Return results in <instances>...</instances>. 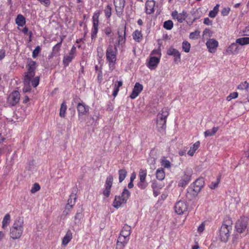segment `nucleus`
I'll return each instance as SVG.
<instances>
[{
	"label": "nucleus",
	"mask_w": 249,
	"mask_h": 249,
	"mask_svg": "<svg viewBox=\"0 0 249 249\" xmlns=\"http://www.w3.org/2000/svg\"><path fill=\"white\" fill-rule=\"evenodd\" d=\"M200 36V32L198 31H195L194 32L191 33L189 37L191 39H197Z\"/></svg>",
	"instance_id": "48"
},
{
	"label": "nucleus",
	"mask_w": 249,
	"mask_h": 249,
	"mask_svg": "<svg viewBox=\"0 0 249 249\" xmlns=\"http://www.w3.org/2000/svg\"><path fill=\"white\" fill-rule=\"evenodd\" d=\"M155 2L153 0H148L145 3V12L147 14H151L154 11Z\"/></svg>",
	"instance_id": "17"
},
{
	"label": "nucleus",
	"mask_w": 249,
	"mask_h": 249,
	"mask_svg": "<svg viewBox=\"0 0 249 249\" xmlns=\"http://www.w3.org/2000/svg\"><path fill=\"white\" fill-rule=\"evenodd\" d=\"M249 219L247 217H241L236 223L235 228L239 233H244L247 231V226Z\"/></svg>",
	"instance_id": "5"
},
{
	"label": "nucleus",
	"mask_w": 249,
	"mask_h": 249,
	"mask_svg": "<svg viewBox=\"0 0 249 249\" xmlns=\"http://www.w3.org/2000/svg\"><path fill=\"white\" fill-rule=\"evenodd\" d=\"M67 110V105L65 101H64L61 105L59 115L62 118H64L65 116L66 111Z\"/></svg>",
	"instance_id": "35"
},
{
	"label": "nucleus",
	"mask_w": 249,
	"mask_h": 249,
	"mask_svg": "<svg viewBox=\"0 0 249 249\" xmlns=\"http://www.w3.org/2000/svg\"><path fill=\"white\" fill-rule=\"evenodd\" d=\"M218 128L217 127H213L212 129L206 130L204 132V135L206 137L214 135L217 131Z\"/></svg>",
	"instance_id": "36"
},
{
	"label": "nucleus",
	"mask_w": 249,
	"mask_h": 249,
	"mask_svg": "<svg viewBox=\"0 0 249 249\" xmlns=\"http://www.w3.org/2000/svg\"><path fill=\"white\" fill-rule=\"evenodd\" d=\"M220 181V177L218 178L217 179V181L215 182H212L210 185V188L211 189H215L217 187Z\"/></svg>",
	"instance_id": "55"
},
{
	"label": "nucleus",
	"mask_w": 249,
	"mask_h": 249,
	"mask_svg": "<svg viewBox=\"0 0 249 249\" xmlns=\"http://www.w3.org/2000/svg\"><path fill=\"white\" fill-rule=\"evenodd\" d=\"M98 18H99V15L97 14H94L92 17L93 30L91 34L92 38H93L96 36V34L98 32V22H99Z\"/></svg>",
	"instance_id": "16"
},
{
	"label": "nucleus",
	"mask_w": 249,
	"mask_h": 249,
	"mask_svg": "<svg viewBox=\"0 0 249 249\" xmlns=\"http://www.w3.org/2000/svg\"><path fill=\"white\" fill-rule=\"evenodd\" d=\"M23 218L21 217H17L10 229V237L13 240L20 239L23 232Z\"/></svg>",
	"instance_id": "1"
},
{
	"label": "nucleus",
	"mask_w": 249,
	"mask_h": 249,
	"mask_svg": "<svg viewBox=\"0 0 249 249\" xmlns=\"http://www.w3.org/2000/svg\"><path fill=\"white\" fill-rule=\"evenodd\" d=\"M11 221V216L9 213L5 214L3 218L2 221V228L3 229H6L7 226L9 225Z\"/></svg>",
	"instance_id": "27"
},
{
	"label": "nucleus",
	"mask_w": 249,
	"mask_h": 249,
	"mask_svg": "<svg viewBox=\"0 0 249 249\" xmlns=\"http://www.w3.org/2000/svg\"><path fill=\"white\" fill-rule=\"evenodd\" d=\"M236 42L232 43L226 50L228 54H235L238 52V46Z\"/></svg>",
	"instance_id": "23"
},
{
	"label": "nucleus",
	"mask_w": 249,
	"mask_h": 249,
	"mask_svg": "<svg viewBox=\"0 0 249 249\" xmlns=\"http://www.w3.org/2000/svg\"><path fill=\"white\" fill-rule=\"evenodd\" d=\"M156 178L160 180H163L165 178V172L162 168L158 169L156 173Z\"/></svg>",
	"instance_id": "31"
},
{
	"label": "nucleus",
	"mask_w": 249,
	"mask_h": 249,
	"mask_svg": "<svg viewBox=\"0 0 249 249\" xmlns=\"http://www.w3.org/2000/svg\"><path fill=\"white\" fill-rule=\"evenodd\" d=\"M166 120H159L157 119V126L160 131L164 130L166 127Z\"/></svg>",
	"instance_id": "30"
},
{
	"label": "nucleus",
	"mask_w": 249,
	"mask_h": 249,
	"mask_svg": "<svg viewBox=\"0 0 249 249\" xmlns=\"http://www.w3.org/2000/svg\"><path fill=\"white\" fill-rule=\"evenodd\" d=\"M190 44L186 41H184L182 43V49L185 53L189 52L190 50Z\"/></svg>",
	"instance_id": "46"
},
{
	"label": "nucleus",
	"mask_w": 249,
	"mask_h": 249,
	"mask_svg": "<svg viewBox=\"0 0 249 249\" xmlns=\"http://www.w3.org/2000/svg\"><path fill=\"white\" fill-rule=\"evenodd\" d=\"M4 57H5L4 50L0 49V60L2 59Z\"/></svg>",
	"instance_id": "63"
},
{
	"label": "nucleus",
	"mask_w": 249,
	"mask_h": 249,
	"mask_svg": "<svg viewBox=\"0 0 249 249\" xmlns=\"http://www.w3.org/2000/svg\"><path fill=\"white\" fill-rule=\"evenodd\" d=\"M167 54L169 55H173L175 57L174 61L178 62L180 61V53L178 50L176 49L170 48L167 51Z\"/></svg>",
	"instance_id": "15"
},
{
	"label": "nucleus",
	"mask_w": 249,
	"mask_h": 249,
	"mask_svg": "<svg viewBox=\"0 0 249 249\" xmlns=\"http://www.w3.org/2000/svg\"><path fill=\"white\" fill-rule=\"evenodd\" d=\"M16 23L19 26H23L25 24V18L21 15H18L16 19Z\"/></svg>",
	"instance_id": "29"
},
{
	"label": "nucleus",
	"mask_w": 249,
	"mask_h": 249,
	"mask_svg": "<svg viewBox=\"0 0 249 249\" xmlns=\"http://www.w3.org/2000/svg\"><path fill=\"white\" fill-rule=\"evenodd\" d=\"M105 14L107 18H109L111 14V7L109 5H107L104 10Z\"/></svg>",
	"instance_id": "49"
},
{
	"label": "nucleus",
	"mask_w": 249,
	"mask_h": 249,
	"mask_svg": "<svg viewBox=\"0 0 249 249\" xmlns=\"http://www.w3.org/2000/svg\"><path fill=\"white\" fill-rule=\"evenodd\" d=\"M40 51V48L39 46H37L33 51L32 56L33 58H35L38 55V53Z\"/></svg>",
	"instance_id": "53"
},
{
	"label": "nucleus",
	"mask_w": 249,
	"mask_h": 249,
	"mask_svg": "<svg viewBox=\"0 0 249 249\" xmlns=\"http://www.w3.org/2000/svg\"><path fill=\"white\" fill-rule=\"evenodd\" d=\"M127 237H124L123 236L120 235L118 238L117 242V247L116 249H123L124 247L127 244Z\"/></svg>",
	"instance_id": "18"
},
{
	"label": "nucleus",
	"mask_w": 249,
	"mask_h": 249,
	"mask_svg": "<svg viewBox=\"0 0 249 249\" xmlns=\"http://www.w3.org/2000/svg\"><path fill=\"white\" fill-rule=\"evenodd\" d=\"M31 82L32 83V85L33 87H34V88L36 87L39 84V77L36 76L32 80L31 79L30 82Z\"/></svg>",
	"instance_id": "50"
},
{
	"label": "nucleus",
	"mask_w": 249,
	"mask_h": 249,
	"mask_svg": "<svg viewBox=\"0 0 249 249\" xmlns=\"http://www.w3.org/2000/svg\"><path fill=\"white\" fill-rule=\"evenodd\" d=\"M200 146V142L197 141L192 146H191L188 151V154L190 156H193L196 150L199 148Z\"/></svg>",
	"instance_id": "26"
},
{
	"label": "nucleus",
	"mask_w": 249,
	"mask_h": 249,
	"mask_svg": "<svg viewBox=\"0 0 249 249\" xmlns=\"http://www.w3.org/2000/svg\"><path fill=\"white\" fill-rule=\"evenodd\" d=\"M151 55H159L160 57V55H161L160 50V49L154 50L151 52Z\"/></svg>",
	"instance_id": "59"
},
{
	"label": "nucleus",
	"mask_w": 249,
	"mask_h": 249,
	"mask_svg": "<svg viewBox=\"0 0 249 249\" xmlns=\"http://www.w3.org/2000/svg\"><path fill=\"white\" fill-rule=\"evenodd\" d=\"M127 172L125 169H121L119 171V182H122L126 177Z\"/></svg>",
	"instance_id": "40"
},
{
	"label": "nucleus",
	"mask_w": 249,
	"mask_h": 249,
	"mask_svg": "<svg viewBox=\"0 0 249 249\" xmlns=\"http://www.w3.org/2000/svg\"><path fill=\"white\" fill-rule=\"evenodd\" d=\"M232 230L231 222L230 220L224 221L219 230V238L223 242H227Z\"/></svg>",
	"instance_id": "2"
},
{
	"label": "nucleus",
	"mask_w": 249,
	"mask_h": 249,
	"mask_svg": "<svg viewBox=\"0 0 249 249\" xmlns=\"http://www.w3.org/2000/svg\"><path fill=\"white\" fill-rule=\"evenodd\" d=\"M160 163L162 166L164 168H169L171 167V163L169 160H167L166 158H163L161 159Z\"/></svg>",
	"instance_id": "41"
},
{
	"label": "nucleus",
	"mask_w": 249,
	"mask_h": 249,
	"mask_svg": "<svg viewBox=\"0 0 249 249\" xmlns=\"http://www.w3.org/2000/svg\"><path fill=\"white\" fill-rule=\"evenodd\" d=\"M131 228L130 226L128 225H125L123 227L120 232V235L123 236L124 237H128L131 233Z\"/></svg>",
	"instance_id": "24"
},
{
	"label": "nucleus",
	"mask_w": 249,
	"mask_h": 249,
	"mask_svg": "<svg viewBox=\"0 0 249 249\" xmlns=\"http://www.w3.org/2000/svg\"><path fill=\"white\" fill-rule=\"evenodd\" d=\"M198 10H196L194 12V13L193 14V16L194 17V18L193 19V21L192 22V23L195 21L197 19L199 18V17H200V15H196V13H198Z\"/></svg>",
	"instance_id": "61"
},
{
	"label": "nucleus",
	"mask_w": 249,
	"mask_h": 249,
	"mask_svg": "<svg viewBox=\"0 0 249 249\" xmlns=\"http://www.w3.org/2000/svg\"><path fill=\"white\" fill-rule=\"evenodd\" d=\"M40 189V187L38 183H36L34 184L31 190V192L32 193H35L37 191H39Z\"/></svg>",
	"instance_id": "52"
},
{
	"label": "nucleus",
	"mask_w": 249,
	"mask_h": 249,
	"mask_svg": "<svg viewBox=\"0 0 249 249\" xmlns=\"http://www.w3.org/2000/svg\"><path fill=\"white\" fill-rule=\"evenodd\" d=\"M36 63L35 61L30 60L27 65L28 72L25 73V76L34 77L35 76V71L36 68Z\"/></svg>",
	"instance_id": "14"
},
{
	"label": "nucleus",
	"mask_w": 249,
	"mask_h": 249,
	"mask_svg": "<svg viewBox=\"0 0 249 249\" xmlns=\"http://www.w3.org/2000/svg\"><path fill=\"white\" fill-rule=\"evenodd\" d=\"M173 22L171 20L165 21L163 23V27L168 30H171L173 27Z\"/></svg>",
	"instance_id": "44"
},
{
	"label": "nucleus",
	"mask_w": 249,
	"mask_h": 249,
	"mask_svg": "<svg viewBox=\"0 0 249 249\" xmlns=\"http://www.w3.org/2000/svg\"><path fill=\"white\" fill-rule=\"evenodd\" d=\"M243 32L245 36H249V25H247L243 30Z\"/></svg>",
	"instance_id": "60"
},
{
	"label": "nucleus",
	"mask_w": 249,
	"mask_h": 249,
	"mask_svg": "<svg viewBox=\"0 0 249 249\" xmlns=\"http://www.w3.org/2000/svg\"><path fill=\"white\" fill-rule=\"evenodd\" d=\"M130 195L129 191L126 188H124L121 196H116L115 197L113 206L116 208H118L123 204H125L130 196Z\"/></svg>",
	"instance_id": "3"
},
{
	"label": "nucleus",
	"mask_w": 249,
	"mask_h": 249,
	"mask_svg": "<svg viewBox=\"0 0 249 249\" xmlns=\"http://www.w3.org/2000/svg\"><path fill=\"white\" fill-rule=\"evenodd\" d=\"M78 120L80 121L84 120L83 116L89 111V107L84 103H79L77 106Z\"/></svg>",
	"instance_id": "6"
},
{
	"label": "nucleus",
	"mask_w": 249,
	"mask_h": 249,
	"mask_svg": "<svg viewBox=\"0 0 249 249\" xmlns=\"http://www.w3.org/2000/svg\"><path fill=\"white\" fill-rule=\"evenodd\" d=\"M206 46L210 53H213L215 52L218 45V42L216 40L212 38L209 39L206 43Z\"/></svg>",
	"instance_id": "11"
},
{
	"label": "nucleus",
	"mask_w": 249,
	"mask_h": 249,
	"mask_svg": "<svg viewBox=\"0 0 249 249\" xmlns=\"http://www.w3.org/2000/svg\"><path fill=\"white\" fill-rule=\"evenodd\" d=\"M204 184V180L203 178L197 179L191 186V189L196 193H198L201 190Z\"/></svg>",
	"instance_id": "8"
},
{
	"label": "nucleus",
	"mask_w": 249,
	"mask_h": 249,
	"mask_svg": "<svg viewBox=\"0 0 249 249\" xmlns=\"http://www.w3.org/2000/svg\"><path fill=\"white\" fill-rule=\"evenodd\" d=\"M249 84L247 83V81H245L243 83H241L237 87V89H245L247 91L249 90Z\"/></svg>",
	"instance_id": "45"
},
{
	"label": "nucleus",
	"mask_w": 249,
	"mask_h": 249,
	"mask_svg": "<svg viewBox=\"0 0 249 249\" xmlns=\"http://www.w3.org/2000/svg\"><path fill=\"white\" fill-rule=\"evenodd\" d=\"M110 189L105 187V189L103 191V195L107 197H108L110 195Z\"/></svg>",
	"instance_id": "56"
},
{
	"label": "nucleus",
	"mask_w": 249,
	"mask_h": 249,
	"mask_svg": "<svg viewBox=\"0 0 249 249\" xmlns=\"http://www.w3.org/2000/svg\"><path fill=\"white\" fill-rule=\"evenodd\" d=\"M147 172L146 170L140 169L139 173L140 178L146 179Z\"/></svg>",
	"instance_id": "51"
},
{
	"label": "nucleus",
	"mask_w": 249,
	"mask_h": 249,
	"mask_svg": "<svg viewBox=\"0 0 249 249\" xmlns=\"http://www.w3.org/2000/svg\"><path fill=\"white\" fill-rule=\"evenodd\" d=\"M142 85L138 82L136 83L130 95V98L132 99L136 98L142 91Z\"/></svg>",
	"instance_id": "12"
},
{
	"label": "nucleus",
	"mask_w": 249,
	"mask_h": 249,
	"mask_svg": "<svg viewBox=\"0 0 249 249\" xmlns=\"http://www.w3.org/2000/svg\"><path fill=\"white\" fill-rule=\"evenodd\" d=\"M125 3L124 0H114V4L116 12L120 13L122 12Z\"/></svg>",
	"instance_id": "20"
},
{
	"label": "nucleus",
	"mask_w": 249,
	"mask_h": 249,
	"mask_svg": "<svg viewBox=\"0 0 249 249\" xmlns=\"http://www.w3.org/2000/svg\"><path fill=\"white\" fill-rule=\"evenodd\" d=\"M76 199V194H71L70 196V198L68 200L67 204H69L70 205L73 206L75 204Z\"/></svg>",
	"instance_id": "43"
},
{
	"label": "nucleus",
	"mask_w": 249,
	"mask_h": 249,
	"mask_svg": "<svg viewBox=\"0 0 249 249\" xmlns=\"http://www.w3.org/2000/svg\"><path fill=\"white\" fill-rule=\"evenodd\" d=\"M212 20H211L208 18H204V23L206 25H211L212 24Z\"/></svg>",
	"instance_id": "64"
},
{
	"label": "nucleus",
	"mask_w": 249,
	"mask_h": 249,
	"mask_svg": "<svg viewBox=\"0 0 249 249\" xmlns=\"http://www.w3.org/2000/svg\"><path fill=\"white\" fill-rule=\"evenodd\" d=\"M112 45H109L107 48L106 52V57L107 60L109 62L110 68L113 66L116 61V54L117 49L116 46L115 45L114 48Z\"/></svg>",
	"instance_id": "4"
},
{
	"label": "nucleus",
	"mask_w": 249,
	"mask_h": 249,
	"mask_svg": "<svg viewBox=\"0 0 249 249\" xmlns=\"http://www.w3.org/2000/svg\"><path fill=\"white\" fill-rule=\"evenodd\" d=\"M118 44H123L125 42V27H120L118 30Z\"/></svg>",
	"instance_id": "13"
},
{
	"label": "nucleus",
	"mask_w": 249,
	"mask_h": 249,
	"mask_svg": "<svg viewBox=\"0 0 249 249\" xmlns=\"http://www.w3.org/2000/svg\"><path fill=\"white\" fill-rule=\"evenodd\" d=\"M187 17V13L185 11H183L182 13L178 14L177 19L178 20V22L182 23L185 20Z\"/></svg>",
	"instance_id": "37"
},
{
	"label": "nucleus",
	"mask_w": 249,
	"mask_h": 249,
	"mask_svg": "<svg viewBox=\"0 0 249 249\" xmlns=\"http://www.w3.org/2000/svg\"><path fill=\"white\" fill-rule=\"evenodd\" d=\"M73 206L70 205L69 204H66L65 210L63 211L62 213V216L65 217L71 210Z\"/></svg>",
	"instance_id": "47"
},
{
	"label": "nucleus",
	"mask_w": 249,
	"mask_h": 249,
	"mask_svg": "<svg viewBox=\"0 0 249 249\" xmlns=\"http://www.w3.org/2000/svg\"><path fill=\"white\" fill-rule=\"evenodd\" d=\"M219 5L216 4L215 6H214V8L213 10L210 11L209 16L210 17L212 18H214L215 17L218 11Z\"/></svg>",
	"instance_id": "42"
},
{
	"label": "nucleus",
	"mask_w": 249,
	"mask_h": 249,
	"mask_svg": "<svg viewBox=\"0 0 249 249\" xmlns=\"http://www.w3.org/2000/svg\"><path fill=\"white\" fill-rule=\"evenodd\" d=\"M72 234L70 230H68L65 235L62 239V244L64 246H66L71 240Z\"/></svg>",
	"instance_id": "22"
},
{
	"label": "nucleus",
	"mask_w": 249,
	"mask_h": 249,
	"mask_svg": "<svg viewBox=\"0 0 249 249\" xmlns=\"http://www.w3.org/2000/svg\"><path fill=\"white\" fill-rule=\"evenodd\" d=\"M32 77H29L24 76V87L23 88V91L24 92H30L31 88L30 86V81Z\"/></svg>",
	"instance_id": "21"
},
{
	"label": "nucleus",
	"mask_w": 249,
	"mask_h": 249,
	"mask_svg": "<svg viewBox=\"0 0 249 249\" xmlns=\"http://www.w3.org/2000/svg\"><path fill=\"white\" fill-rule=\"evenodd\" d=\"M63 39H61L60 41L57 43L53 48L52 52L51 53L52 56H54L57 54L60 50Z\"/></svg>",
	"instance_id": "32"
},
{
	"label": "nucleus",
	"mask_w": 249,
	"mask_h": 249,
	"mask_svg": "<svg viewBox=\"0 0 249 249\" xmlns=\"http://www.w3.org/2000/svg\"><path fill=\"white\" fill-rule=\"evenodd\" d=\"M191 177L189 175L184 174L179 183V186L184 187L190 181Z\"/></svg>",
	"instance_id": "28"
},
{
	"label": "nucleus",
	"mask_w": 249,
	"mask_h": 249,
	"mask_svg": "<svg viewBox=\"0 0 249 249\" xmlns=\"http://www.w3.org/2000/svg\"><path fill=\"white\" fill-rule=\"evenodd\" d=\"M237 96H238V93L236 92H234L231 93L228 96H227V100L228 101H230L232 99L237 98Z\"/></svg>",
	"instance_id": "54"
},
{
	"label": "nucleus",
	"mask_w": 249,
	"mask_h": 249,
	"mask_svg": "<svg viewBox=\"0 0 249 249\" xmlns=\"http://www.w3.org/2000/svg\"><path fill=\"white\" fill-rule=\"evenodd\" d=\"M19 99L20 94L19 92L17 90H15L8 96L7 101L9 104L14 106L19 102Z\"/></svg>",
	"instance_id": "7"
},
{
	"label": "nucleus",
	"mask_w": 249,
	"mask_h": 249,
	"mask_svg": "<svg viewBox=\"0 0 249 249\" xmlns=\"http://www.w3.org/2000/svg\"><path fill=\"white\" fill-rule=\"evenodd\" d=\"M236 43L241 45H245L249 44V37H244L237 39L236 40Z\"/></svg>",
	"instance_id": "34"
},
{
	"label": "nucleus",
	"mask_w": 249,
	"mask_h": 249,
	"mask_svg": "<svg viewBox=\"0 0 249 249\" xmlns=\"http://www.w3.org/2000/svg\"><path fill=\"white\" fill-rule=\"evenodd\" d=\"M205 225L203 223L201 224L198 227L197 231L199 232H202L204 230Z\"/></svg>",
	"instance_id": "62"
},
{
	"label": "nucleus",
	"mask_w": 249,
	"mask_h": 249,
	"mask_svg": "<svg viewBox=\"0 0 249 249\" xmlns=\"http://www.w3.org/2000/svg\"><path fill=\"white\" fill-rule=\"evenodd\" d=\"M148 183L146 182V179L140 178V181L138 183V187L141 189H145L148 186Z\"/></svg>",
	"instance_id": "38"
},
{
	"label": "nucleus",
	"mask_w": 249,
	"mask_h": 249,
	"mask_svg": "<svg viewBox=\"0 0 249 249\" xmlns=\"http://www.w3.org/2000/svg\"><path fill=\"white\" fill-rule=\"evenodd\" d=\"M169 115V111L167 108H163L161 110V113L158 114L157 120H166V118Z\"/></svg>",
	"instance_id": "25"
},
{
	"label": "nucleus",
	"mask_w": 249,
	"mask_h": 249,
	"mask_svg": "<svg viewBox=\"0 0 249 249\" xmlns=\"http://www.w3.org/2000/svg\"><path fill=\"white\" fill-rule=\"evenodd\" d=\"M230 10L229 8H224L221 11V14L223 16H227L229 14Z\"/></svg>",
	"instance_id": "57"
},
{
	"label": "nucleus",
	"mask_w": 249,
	"mask_h": 249,
	"mask_svg": "<svg viewBox=\"0 0 249 249\" xmlns=\"http://www.w3.org/2000/svg\"><path fill=\"white\" fill-rule=\"evenodd\" d=\"M76 53V48L73 46L71 49L68 55L65 56L63 58V62L65 66L69 65V63L72 61L74 57V54Z\"/></svg>",
	"instance_id": "10"
},
{
	"label": "nucleus",
	"mask_w": 249,
	"mask_h": 249,
	"mask_svg": "<svg viewBox=\"0 0 249 249\" xmlns=\"http://www.w3.org/2000/svg\"><path fill=\"white\" fill-rule=\"evenodd\" d=\"M186 204L182 201H179L176 203L175 206V212L178 214H182L187 211Z\"/></svg>",
	"instance_id": "9"
},
{
	"label": "nucleus",
	"mask_w": 249,
	"mask_h": 249,
	"mask_svg": "<svg viewBox=\"0 0 249 249\" xmlns=\"http://www.w3.org/2000/svg\"><path fill=\"white\" fill-rule=\"evenodd\" d=\"M133 39L137 42H140L142 38V35L141 31L136 30L133 34Z\"/></svg>",
	"instance_id": "33"
},
{
	"label": "nucleus",
	"mask_w": 249,
	"mask_h": 249,
	"mask_svg": "<svg viewBox=\"0 0 249 249\" xmlns=\"http://www.w3.org/2000/svg\"><path fill=\"white\" fill-rule=\"evenodd\" d=\"M113 182V176L112 175L108 176L106 179L105 187L106 188L111 189Z\"/></svg>",
	"instance_id": "39"
},
{
	"label": "nucleus",
	"mask_w": 249,
	"mask_h": 249,
	"mask_svg": "<svg viewBox=\"0 0 249 249\" xmlns=\"http://www.w3.org/2000/svg\"><path fill=\"white\" fill-rule=\"evenodd\" d=\"M160 62V58L155 56L151 57L149 59L148 67L151 70L155 69Z\"/></svg>",
	"instance_id": "19"
},
{
	"label": "nucleus",
	"mask_w": 249,
	"mask_h": 249,
	"mask_svg": "<svg viewBox=\"0 0 249 249\" xmlns=\"http://www.w3.org/2000/svg\"><path fill=\"white\" fill-rule=\"evenodd\" d=\"M40 1V2L44 5L46 6H48L50 4V0H38Z\"/></svg>",
	"instance_id": "58"
}]
</instances>
